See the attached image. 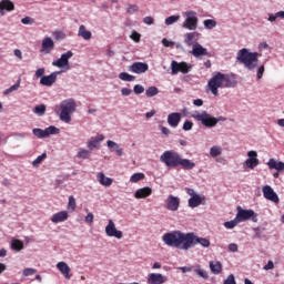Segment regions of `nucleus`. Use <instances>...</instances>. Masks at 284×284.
<instances>
[{
  "mask_svg": "<svg viewBox=\"0 0 284 284\" xmlns=\"http://www.w3.org/2000/svg\"><path fill=\"white\" fill-rule=\"evenodd\" d=\"M134 94H143L145 92V88L141 84H135L133 87Z\"/></svg>",
  "mask_w": 284,
  "mask_h": 284,
  "instance_id": "nucleus-52",
  "label": "nucleus"
},
{
  "mask_svg": "<svg viewBox=\"0 0 284 284\" xmlns=\"http://www.w3.org/2000/svg\"><path fill=\"white\" fill-rule=\"evenodd\" d=\"M263 270H265V272L270 271V270H274V262L272 260H270L267 262L266 265H264Z\"/></svg>",
  "mask_w": 284,
  "mask_h": 284,
  "instance_id": "nucleus-63",
  "label": "nucleus"
},
{
  "mask_svg": "<svg viewBox=\"0 0 284 284\" xmlns=\"http://www.w3.org/2000/svg\"><path fill=\"white\" fill-rule=\"evenodd\" d=\"M145 179V174L143 173H134L130 178V183H139V181H143Z\"/></svg>",
  "mask_w": 284,
  "mask_h": 284,
  "instance_id": "nucleus-46",
  "label": "nucleus"
},
{
  "mask_svg": "<svg viewBox=\"0 0 284 284\" xmlns=\"http://www.w3.org/2000/svg\"><path fill=\"white\" fill-rule=\"evenodd\" d=\"M192 128H194V123H192V121L186 120L183 123L182 130H184V132H190V130H192Z\"/></svg>",
  "mask_w": 284,
  "mask_h": 284,
  "instance_id": "nucleus-51",
  "label": "nucleus"
},
{
  "mask_svg": "<svg viewBox=\"0 0 284 284\" xmlns=\"http://www.w3.org/2000/svg\"><path fill=\"white\" fill-rule=\"evenodd\" d=\"M126 12H128V14H134V12H139V6L129 4Z\"/></svg>",
  "mask_w": 284,
  "mask_h": 284,
  "instance_id": "nucleus-54",
  "label": "nucleus"
},
{
  "mask_svg": "<svg viewBox=\"0 0 284 284\" xmlns=\"http://www.w3.org/2000/svg\"><path fill=\"white\" fill-rule=\"evenodd\" d=\"M60 114L59 119L63 123H70L72 121V114L77 112V101L72 98L63 100L60 102Z\"/></svg>",
  "mask_w": 284,
  "mask_h": 284,
  "instance_id": "nucleus-4",
  "label": "nucleus"
},
{
  "mask_svg": "<svg viewBox=\"0 0 284 284\" xmlns=\"http://www.w3.org/2000/svg\"><path fill=\"white\" fill-rule=\"evenodd\" d=\"M106 148H109L111 152H115L116 156H123V154H125V152H123V148L112 140L106 142Z\"/></svg>",
  "mask_w": 284,
  "mask_h": 284,
  "instance_id": "nucleus-26",
  "label": "nucleus"
},
{
  "mask_svg": "<svg viewBox=\"0 0 284 284\" xmlns=\"http://www.w3.org/2000/svg\"><path fill=\"white\" fill-rule=\"evenodd\" d=\"M19 88H21V80H18L16 84H13L10 88H8L7 90H4L3 94L8 95L12 92H17V90H19Z\"/></svg>",
  "mask_w": 284,
  "mask_h": 284,
  "instance_id": "nucleus-44",
  "label": "nucleus"
},
{
  "mask_svg": "<svg viewBox=\"0 0 284 284\" xmlns=\"http://www.w3.org/2000/svg\"><path fill=\"white\" fill-rule=\"evenodd\" d=\"M201 39V33L193 31V32H186L184 34V44L186 48H194L195 45H199V41Z\"/></svg>",
  "mask_w": 284,
  "mask_h": 284,
  "instance_id": "nucleus-12",
  "label": "nucleus"
},
{
  "mask_svg": "<svg viewBox=\"0 0 284 284\" xmlns=\"http://www.w3.org/2000/svg\"><path fill=\"white\" fill-rule=\"evenodd\" d=\"M180 270L183 274H187V272H193L194 266H181Z\"/></svg>",
  "mask_w": 284,
  "mask_h": 284,
  "instance_id": "nucleus-64",
  "label": "nucleus"
},
{
  "mask_svg": "<svg viewBox=\"0 0 284 284\" xmlns=\"http://www.w3.org/2000/svg\"><path fill=\"white\" fill-rule=\"evenodd\" d=\"M222 154H223V148L219 145H214L210 149V156H212V159H216V156H221Z\"/></svg>",
  "mask_w": 284,
  "mask_h": 284,
  "instance_id": "nucleus-37",
  "label": "nucleus"
},
{
  "mask_svg": "<svg viewBox=\"0 0 284 284\" xmlns=\"http://www.w3.org/2000/svg\"><path fill=\"white\" fill-rule=\"evenodd\" d=\"M179 123H181V113H171L168 115V124L171 128H179Z\"/></svg>",
  "mask_w": 284,
  "mask_h": 284,
  "instance_id": "nucleus-28",
  "label": "nucleus"
},
{
  "mask_svg": "<svg viewBox=\"0 0 284 284\" xmlns=\"http://www.w3.org/2000/svg\"><path fill=\"white\" fill-rule=\"evenodd\" d=\"M34 136H37L38 139H48V136L52 135V134H59V132H61V130H59V128L54 126V125H50L47 129H33L32 130Z\"/></svg>",
  "mask_w": 284,
  "mask_h": 284,
  "instance_id": "nucleus-11",
  "label": "nucleus"
},
{
  "mask_svg": "<svg viewBox=\"0 0 284 284\" xmlns=\"http://www.w3.org/2000/svg\"><path fill=\"white\" fill-rule=\"evenodd\" d=\"M268 170H276L277 172H284V162L277 161L274 158H271L266 163Z\"/></svg>",
  "mask_w": 284,
  "mask_h": 284,
  "instance_id": "nucleus-22",
  "label": "nucleus"
},
{
  "mask_svg": "<svg viewBox=\"0 0 284 284\" xmlns=\"http://www.w3.org/2000/svg\"><path fill=\"white\" fill-rule=\"evenodd\" d=\"M190 54H192L194 59H203V57H210L207 48L203 47L201 43L195 44L190 51Z\"/></svg>",
  "mask_w": 284,
  "mask_h": 284,
  "instance_id": "nucleus-15",
  "label": "nucleus"
},
{
  "mask_svg": "<svg viewBox=\"0 0 284 284\" xmlns=\"http://www.w3.org/2000/svg\"><path fill=\"white\" fill-rule=\"evenodd\" d=\"M156 94H159V89L156 87H150L146 91H145V95L149 99H152V97H156Z\"/></svg>",
  "mask_w": 284,
  "mask_h": 284,
  "instance_id": "nucleus-47",
  "label": "nucleus"
},
{
  "mask_svg": "<svg viewBox=\"0 0 284 284\" xmlns=\"http://www.w3.org/2000/svg\"><path fill=\"white\" fill-rule=\"evenodd\" d=\"M59 74H61V71H54L49 75H43L40 79V84L45 85L47 88H51V85H54V83H57V77H59Z\"/></svg>",
  "mask_w": 284,
  "mask_h": 284,
  "instance_id": "nucleus-18",
  "label": "nucleus"
},
{
  "mask_svg": "<svg viewBox=\"0 0 284 284\" xmlns=\"http://www.w3.org/2000/svg\"><path fill=\"white\" fill-rule=\"evenodd\" d=\"M43 74H45V68H40L36 71L34 77L36 79H42Z\"/></svg>",
  "mask_w": 284,
  "mask_h": 284,
  "instance_id": "nucleus-57",
  "label": "nucleus"
},
{
  "mask_svg": "<svg viewBox=\"0 0 284 284\" xmlns=\"http://www.w3.org/2000/svg\"><path fill=\"white\" fill-rule=\"evenodd\" d=\"M98 181L100 185H104V187H110L112 185L113 180L111 178L105 176L103 172L98 173Z\"/></svg>",
  "mask_w": 284,
  "mask_h": 284,
  "instance_id": "nucleus-34",
  "label": "nucleus"
},
{
  "mask_svg": "<svg viewBox=\"0 0 284 284\" xmlns=\"http://www.w3.org/2000/svg\"><path fill=\"white\" fill-rule=\"evenodd\" d=\"M239 223H241V222L239 221L237 217H235L234 220L224 222V227L226 230H234L239 225Z\"/></svg>",
  "mask_w": 284,
  "mask_h": 284,
  "instance_id": "nucleus-40",
  "label": "nucleus"
},
{
  "mask_svg": "<svg viewBox=\"0 0 284 284\" xmlns=\"http://www.w3.org/2000/svg\"><path fill=\"white\" fill-rule=\"evenodd\" d=\"M181 205V200L178 196L169 195L166 199V210L176 212Z\"/></svg>",
  "mask_w": 284,
  "mask_h": 284,
  "instance_id": "nucleus-20",
  "label": "nucleus"
},
{
  "mask_svg": "<svg viewBox=\"0 0 284 284\" xmlns=\"http://www.w3.org/2000/svg\"><path fill=\"white\" fill-rule=\"evenodd\" d=\"M264 73H265V64H262L257 68V71H256L257 81H261V79H263Z\"/></svg>",
  "mask_w": 284,
  "mask_h": 284,
  "instance_id": "nucleus-50",
  "label": "nucleus"
},
{
  "mask_svg": "<svg viewBox=\"0 0 284 284\" xmlns=\"http://www.w3.org/2000/svg\"><path fill=\"white\" fill-rule=\"evenodd\" d=\"M168 281V277L161 273H151L149 275V283L151 284H163Z\"/></svg>",
  "mask_w": 284,
  "mask_h": 284,
  "instance_id": "nucleus-23",
  "label": "nucleus"
},
{
  "mask_svg": "<svg viewBox=\"0 0 284 284\" xmlns=\"http://www.w3.org/2000/svg\"><path fill=\"white\" fill-rule=\"evenodd\" d=\"M33 22L34 21L30 17H26L21 19V23H23V26H32Z\"/></svg>",
  "mask_w": 284,
  "mask_h": 284,
  "instance_id": "nucleus-60",
  "label": "nucleus"
},
{
  "mask_svg": "<svg viewBox=\"0 0 284 284\" xmlns=\"http://www.w3.org/2000/svg\"><path fill=\"white\" fill-rule=\"evenodd\" d=\"M22 274L23 276H32L37 274V268H24Z\"/></svg>",
  "mask_w": 284,
  "mask_h": 284,
  "instance_id": "nucleus-56",
  "label": "nucleus"
},
{
  "mask_svg": "<svg viewBox=\"0 0 284 284\" xmlns=\"http://www.w3.org/2000/svg\"><path fill=\"white\" fill-rule=\"evenodd\" d=\"M184 21L182 23V28L184 30H189L191 32H194L196 28H199V14L196 11L187 10L184 12Z\"/></svg>",
  "mask_w": 284,
  "mask_h": 284,
  "instance_id": "nucleus-6",
  "label": "nucleus"
},
{
  "mask_svg": "<svg viewBox=\"0 0 284 284\" xmlns=\"http://www.w3.org/2000/svg\"><path fill=\"white\" fill-rule=\"evenodd\" d=\"M240 223L243 221H253L256 223L258 221V215L253 210H243L241 206L237 207V214L235 216Z\"/></svg>",
  "mask_w": 284,
  "mask_h": 284,
  "instance_id": "nucleus-9",
  "label": "nucleus"
},
{
  "mask_svg": "<svg viewBox=\"0 0 284 284\" xmlns=\"http://www.w3.org/2000/svg\"><path fill=\"white\" fill-rule=\"evenodd\" d=\"M131 39L135 41V43H139V41H141V33L133 31L131 34Z\"/></svg>",
  "mask_w": 284,
  "mask_h": 284,
  "instance_id": "nucleus-59",
  "label": "nucleus"
},
{
  "mask_svg": "<svg viewBox=\"0 0 284 284\" xmlns=\"http://www.w3.org/2000/svg\"><path fill=\"white\" fill-rule=\"evenodd\" d=\"M11 250H14V252H21L23 250V243L20 240L13 239L11 240Z\"/></svg>",
  "mask_w": 284,
  "mask_h": 284,
  "instance_id": "nucleus-38",
  "label": "nucleus"
},
{
  "mask_svg": "<svg viewBox=\"0 0 284 284\" xmlns=\"http://www.w3.org/2000/svg\"><path fill=\"white\" fill-rule=\"evenodd\" d=\"M203 201H205V196L201 195H193L192 197L189 199V207H199V205L203 204Z\"/></svg>",
  "mask_w": 284,
  "mask_h": 284,
  "instance_id": "nucleus-31",
  "label": "nucleus"
},
{
  "mask_svg": "<svg viewBox=\"0 0 284 284\" xmlns=\"http://www.w3.org/2000/svg\"><path fill=\"white\" fill-rule=\"evenodd\" d=\"M68 211H60L58 213H54L51 217V221L57 224V223H65V221L69 219Z\"/></svg>",
  "mask_w": 284,
  "mask_h": 284,
  "instance_id": "nucleus-24",
  "label": "nucleus"
},
{
  "mask_svg": "<svg viewBox=\"0 0 284 284\" xmlns=\"http://www.w3.org/2000/svg\"><path fill=\"white\" fill-rule=\"evenodd\" d=\"M74 57V53L72 51H67L65 53H62L60 59L52 62L53 68H60L61 72H68L70 70V60Z\"/></svg>",
  "mask_w": 284,
  "mask_h": 284,
  "instance_id": "nucleus-8",
  "label": "nucleus"
},
{
  "mask_svg": "<svg viewBox=\"0 0 284 284\" xmlns=\"http://www.w3.org/2000/svg\"><path fill=\"white\" fill-rule=\"evenodd\" d=\"M148 70H150V65L145 62H134L129 67V72H132L133 74H145Z\"/></svg>",
  "mask_w": 284,
  "mask_h": 284,
  "instance_id": "nucleus-16",
  "label": "nucleus"
},
{
  "mask_svg": "<svg viewBox=\"0 0 284 284\" xmlns=\"http://www.w3.org/2000/svg\"><path fill=\"white\" fill-rule=\"evenodd\" d=\"M193 272L197 278H203L204 281H207L210 278V273L201 267V265L196 264L193 265Z\"/></svg>",
  "mask_w": 284,
  "mask_h": 284,
  "instance_id": "nucleus-25",
  "label": "nucleus"
},
{
  "mask_svg": "<svg viewBox=\"0 0 284 284\" xmlns=\"http://www.w3.org/2000/svg\"><path fill=\"white\" fill-rule=\"evenodd\" d=\"M45 159H48L47 153H42L41 155H39L36 160L32 161L33 168H39V165H41V163H43Z\"/></svg>",
  "mask_w": 284,
  "mask_h": 284,
  "instance_id": "nucleus-42",
  "label": "nucleus"
},
{
  "mask_svg": "<svg viewBox=\"0 0 284 284\" xmlns=\"http://www.w3.org/2000/svg\"><path fill=\"white\" fill-rule=\"evenodd\" d=\"M247 156H248V159H246L245 165L250 170H254V168H256L260 163L258 158H257L258 153L256 151H248Z\"/></svg>",
  "mask_w": 284,
  "mask_h": 284,
  "instance_id": "nucleus-19",
  "label": "nucleus"
},
{
  "mask_svg": "<svg viewBox=\"0 0 284 284\" xmlns=\"http://www.w3.org/2000/svg\"><path fill=\"white\" fill-rule=\"evenodd\" d=\"M119 79H120L121 81L132 82V81H134V80L136 79V77H134V75H132V74H130V73H128V72H121V73L119 74Z\"/></svg>",
  "mask_w": 284,
  "mask_h": 284,
  "instance_id": "nucleus-41",
  "label": "nucleus"
},
{
  "mask_svg": "<svg viewBox=\"0 0 284 284\" xmlns=\"http://www.w3.org/2000/svg\"><path fill=\"white\" fill-rule=\"evenodd\" d=\"M78 37L84 41H90V39H92V32L88 30L83 24H81L78 30Z\"/></svg>",
  "mask_w": 284,
  "mask_h": 284,
  "instance_id": "nucleus-32",
  "label": "nucleus"
},
{
  "mask_svg": "<svg viewBox=\"0 0 284 284\" xmlns=\"http://www.w3.org/2000/svg\"><path fill=\"white\" fill-rule=\"evenodd\" d=\"M236 77L230 73L214 72L211 79L207 81L206 90L213 94V97H219V90H226L230 88H236Z\"/></svg>",
  "mask_w": 284,
  "mask_h": 284,
  "instance_id": "nucleus-2",
  "label": "nucleus"
},
{
  "mask_svg": "<svg viewBox=\"0 0 284 284\" xmlns=\"http://www.w3.org/2000/svg\"><path fill=\"white\" fill-rule=\"evenodd\" d=\"M54 50V40L52 38H44L42 40L41 50L42 54H50Z\"/></svg>",
  "mask_w": 284,
  "mask_h": 284,
  "instance_id": "nucleus-21",
  "label": "nucleus"
},
{
  "mask_svg": "<svg viewBox=\"0 0 284 284\" xmlns=\"http://www.w3.org/2000/svg\"><path fill=\"white\" fill-rule=\"evenodd\" d=\"M104 232H105L106 236L118 239V240L123 239V232L116 230V224H114V221H112V220H109V223L104 229Z\"/></svg>",
  "mask_w": 284,
  "mask_h": 284,
  "instance_id": "nucleus-13",
  "label": "nucleus"
},
{
  "mask_svg": "<svg viewBox=\"0 0 284 284\" xmlns=\"http://www.w3.org/2000/svg\"><path fill=\"white\" fill-rule=\"evenodd\" d=\"M121 94H122V97H130V94H132V90L129 88H122Z\"/></svg>",
  "mask_w": 284,
  "mask_h": 284,
  "instance_id": "nucleus-61",
  "label": "nucleus"
},
{
  "mask_svg": "<svg viewBox=\"0 0 284 284\" xmlns=\"http://www.w3.org/2000/svg\"><path fill=\"white\" fill-rule=\"evenodd\" d=\"M14 10V3L10 0H2L0 2V14H3V11L12 12Z\"/></svg>",
  "mask_w": 284,
  "mask_h": 284,
  "instance_id": "nucleus-33",
  "label": "nucleus"
},
{
  "mask_svg": "<svg viewBox=\"0 0 284 284\" xmlns=\"http://www.w3.org/2000/svg\"><path fill=\"white\" fill-rule=\"evenodd\" d=\"M223 284H236V277L234 274H230L223 282Z\"/></svg>",
  "mask_w": 284,
  "mask_h": 284,
  "instance_id": "nucleus-55",
  "label": "nucleus"
},
{
  "mask_svg": "<svg viewBox=\"0 0 284 284\" xmlns=\"http://www.w3.org/2000/svg\"><path fill=\"white\" fill-rule=\"evenodd\" d=\"M191 71L192 64L187 62H176L174 60L171 62V74L173 75L178 74L179 72L182 74H187Z\"/></svg>",
  "mask_w": 284,
  "mask_h": 284,
  "instance_id": "nucleus-10",
  "label": "nucleus"
},
{
  "mask_svg": "<svg viewBox=\"0 0 284 284\" xmlns=\"http://www.w3.org/2000/svg\"><path fill=\"white\" fill-rule=\"evenodd\" d=\"M209 267L211 273H213L215 276H219V274L223 272V264L219 261L209 262Z\"/></svg>",
  "mask_w": 284,
  "mask_h": 284,
  "instance_id": "nucleus-29",
  "label": "nucleus"
},
{
  "mask_svg": "<svg viewBox=\"0 0 284 284\" xmlns=\"http://www.w3.org/2000/svg\"><path fill=\"white\" fill-rule=\"evenodd\" d=\"M92 156V151L90 149H79L77 153V159H90Z\"/></svg>",
  "mask_w": 284,
  "mask_h": 284,
  "instance_id": "nucleus-36",
  "label": "nucleus"
},
{
  "mask_svg": "<svg viewBox=\"0 0 284 284\" xmlns=\"http://www.w3.org/2000/svg\"><path fill=\"white\" fill-rule=\"evenodd\" d=\"M134 196L135 199H148V196H152V187L144 186L142 189H138Z\"/></svg>",
  "mask_w": 284,
  "mask_h": 284,
  "instance_id": "nucleus-27",
  "label": "nucleus"
},
{
  "mask_svg": "<svg viewBox=\"0 0 284 284\" xmlns=\"http://www.w3.org/2000/svg\"><path fill=\"white\" fill-rule=\"evenodd\" d=\"M253 232L255 234V239H265V234H263L261 227H254Z\"/></svg>",
  "mask_w": 284,
  "mask_h": 284,
  "instance_id": "nucleus-53",
  "label": "nucleus"
},
{
  "mask_svg": "<svg viewBox=\"0 0 284 284\" xmlns=\"http://www.w3.org/2000/svg\"><path fill=\"white\" fill-rule=\"evenodd\" d=\"M32 112L33 114H37V116H43V114H45V104L34 106Z\"/></svg>",
  "mask_w": 284,
  "mask_h": 284,
  "instance_id": "nucleus-39",
  "label": "nucleus"
},
{
  "mask_svg": "<svg viewBox=\"0 0 284 284\" xmlns=\"http://www.w3.org/2000/svg\"><path fill=\"white\" fill-rule=\"evenodd\" d=\"M57 270L64 276V278L70 280V266L65 262H58L57 263Z\"/></svg>",
  "mask_w": 284,
  "mask_h": 284,
  "instance_id": "nucleus-30",
  "label": "nucleus"
},
{
  "mask_svg": "<svg viewBox=\"0 0 284 284\" xmlns=\"http://www.w3.org/2000/svg\"><path fill=\"white\" fill-rule=\"evenodd\" d=\"M203 26L206 30H213V28L216 26V21L212 19H206L204 20Z\"/></svg>",
  "mask_w": 284,
  "mask_h": 284,
  "instance_id": "nucleus-49",
  "label": "nucleus"
},
{
  "mask_svg": "<svg viewBox=\"0 0 284 284\" xmlns=\"http://www.w3.org/2000/svg\"><path fill=\"white\" fill-rule=\"evenodd\" d=\"M161 163H164L166 168H179L181 155L174 151H164L160 156Z\"/></svg>",
  "mask_w": 284,
  "mask_h": 284,
  "instance_id": "nucleus-7",
  "label": "nucleus"
},
{
  "mask_svg": "<svg viewBox=\"0 0 284 284\" xmlns=\"http://www.w3.org/2000/svg\"><path fill=\"white\" fill-rule=\"evenodd\" d=\"M162 241L168 247H176V250L187 251L194 245L210 247V240L199 237L194 233H184L181 231H171L162 235Z\"/></svg>",
  "mask_w": 284,
  "mask_h": 284,
  "instance_id": "nucleus-1",
  "label": "nucleus"
},
{
  "mask_svg": "<svg viewBox=\"0 0 284 284\" xmlns=\"http://www.w3.org/2000/svg\"><path fill=\"white\" fill-rule=\"evenodd\" d=\"M104 140H105V136H103V134L91 136L87 142L88 150H90L91 152L94 150H99L101 148V143H103Z\"/></svg>",
  "mask_w": 284,
  "mask_h": 284,
  "instance_id": "nucleus-14",
  "label": "nucleus"
},
{
  "mask_svg": "<svg viewBox=\"0 0 284 284\" xmlns=\"http://www.w3.org/2000/svg\"><path fill=\"white\" fill-rule=\"evenodd\" d=\"M179 165H181L183 170H194V168L196 166L193 161L183 158H180Z\"/></svg>",
  "mask_w": 284,
  "mask_h": 284,
  "instance_id": "nucleus-35",
  "label": "nucleus"
},
{
  "mask_svg": "<svg viewBox=\"0 0 284 284\" xmlns=\"http://www.w3.org/2000/svg\"><path fill=\"white\" fill-rule=\"evenodd\" d=\"M192 118L195 119V121H200L204 128H216V124L221 121H225V118L220 116V118H214L206 111H195L192 114Z\"/></svg>",
  "mask_w": 284,
  "mask_h": 284,
  "instance_id": "nucleus-5",
  "label": "nucleus"
},
{
  "mask_svg": "<svg viewBox=\"0 0 284 284\" xmlns=\"http://www.w3.org/2000/svg\"><path fill=\"white\" fill-rule=\"evenodd\" d=\"M180 19H181V16H179V14L171 16L164 20V23H165V26H174V23H176Z\"/></svg>",
  "mask_w": 284,
  "mask_h": 284,
  "instance_id": "nucleus-45",
  "label": "nucleus"
},
{
  "mask_svg": "<svg viewBox=\"0 0 284 284\" xmlns=\"http://www.w3.org/2000/svg\"><path fill=\"white\" fill-rule=\"evenodd\" d=\"M236 61L250 72H254L258 68V52H251L250 49L243 48L237 51Z\"/></svg>",
  "mask_w": 284,
  "mask_h": 284,
  "instance_id": "nucleus-3",
  "label": "nucleus"
},
{
  "mask_svg": "<svg viewBox=\"0 0 284 284\" xmlns=\"http://www.w3.org/2000/svg\"><path fill=\"white\" fill-rule=\"evenodd\" d=\"M68 210L69 212H74V210H77V200L72 195L69 196Z\"/></svg>",
  "mask_w": 284,
  "mask_h": 284,
  "instance_id": "nucleus-48",
  "label": "nucleus"
},
{
  "mask_svg": "<svg viewBox=\"0 0 284 284\" xmlns=\"http://www.w3.org/2000/svg\"><path fill=\"white\" fill-rule=\"evenodd\" d=\"M53 37L55 41H63L68 34L63 30H57L53 32Z\"/></svg>",
  "mask_w": 284,
  "mask_h": 284,
  "instance_id": "nucleus-43",
  "label": "nucleus"
},
{
  "mask_svg": "<svg viewBox=\"0 0 284 284\" xmlns=\"http://www.w3.org/2000/svg\"><path fill=\"white\" fill-rule=\"evenodd\" d=\"M262 192H263L264 199H266L267 201H272V203L280 202L278 194H276V192H274V189H272V186L264 185L262 189Z\"/></svg>",
  "mask_w": 284,
  "mask_h": 284,
  "instance_id": "nucleus-17",
  "label": "nucleus"
},
{
  "mask_svg": "<svg viewBox=\"0 0 284 284\" xmlns=\"http://www.w3.org/2000/svg\"><path fill=\"white\" fill-rule=\"evenodd\" d=\"M143 23H145V26H152L154 23V18L145 17L143 18Z\"/></svg>",
  "mask_w": 284,
  "mask_h": 284,
  "instance_id": "nucleus-62",
  "label": "nucleus"
},
{
  "mask_svg": "<svg viewBox=\"0 0 284 284\" xmlns=\"http://www.w3.org/2000/svg\"><path fill=\"white\" fill-rule=\"evenodd\" d=\"M162 45H164V48H174V41L164 38L162 39Z\"/></svg>",
  "mask_w": 284,
  "mask_h": 284,
  "instance_id": "nucleus-58",
  "label": "nucleus"
}]
</instances>
